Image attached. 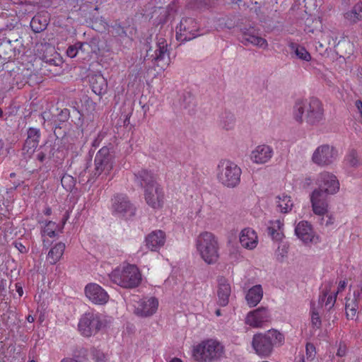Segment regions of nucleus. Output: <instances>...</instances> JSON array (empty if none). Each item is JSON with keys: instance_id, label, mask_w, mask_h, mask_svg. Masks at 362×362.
Listing matches in <instances>:
<instances>
[{"instance_id": "nucleus-1", "label": "nucleus", "mask_w": 362, "mask_h": 362, "mask_svg": "<svg viewBox=\"0 0 362 362\" xmlns=\"http://www.w3.org/2000/svg\"><path fill=\"white\" fill-rule=\"evenodd\" d=\"M293 119L299 123L318 126L325 121V110L321 101L316 98L298 99L292 110Z\"/></svg>"}, {"instance_id": "nucleus-2", "label": "nucleus", "mask_w": 362, "mask_h": 362, "mask_svg": "<svg viewBox=\"0 0 362 362\" xmlns=\"http://www.w3.org/2000/svg\"><path fill=\"white\" fill-rule=\"evenodd\" d=\"M136 182L144 188V199L153 209L158 210L164 205V191L156 182L155 175L146 170H141L135 174Z\"/></svg>"}, {"instance_id": "nucleus-3", "label": "nucleus", "mask_w": 362, "mask_h": 362, "mask_svg": "<svg viewBox=\"0 0 362 362\" xmlns=\"http://www.w3.org/2000/svg\"><path fill=\"white\" fill-rule=\"evenodd\" d=\"M224 346L215 339H206L194 345L192 356L197 362H215L224 354Z\"/></svg>"}, {"instance_id": "nucleus-4", "label": "nucleus", "mask_w": 362, "mask_h": 362, "mask_svg": "<svg viewBox=\"0 0 362 362\" xmlns=\"http://www.w3.org/2000/svg\"><path fill=\"white\" fill-rule=\"evenodd\" d=\"M110 280L124 288L137 287L141 281V274L134 264H123L115 268L110 274Z\"/></svg>"}, {"instance_id": "nucleus-5", "label": "nucleus", "mask_w": 362, "mask_h": 362, "mask_svg": "<svg viewBox=\"0 0 362 362\" xmlns=\"http://www.w3.org/2000/svg\"><path fill=\"white\" fill-rule=\"evenodd\" d=\"M196 248L207 264H215L219 257L218 244L216 236L210 232L200 233L196 239Z\"/></svg>"}, {"instance_id": "nucleus-6", "label": "nucleus", "mask_w": 362, "mask_h": 362, "mask_svg": "<svg viewBox=\"0 0 362 362\" xmlns=\"http://www.w3.org/2000/svg\"><path fill=\"white\" fill-rule=\"evenodd\" d=\"M241 168L233 161L221 160L216 168V178L219 183L228 188H234L240 182Z\"/></svg>"}, {"instance_id": "nucleus-7", "label": "nucleus", "mask_w": 362, "mask_h": 362, "mask_svg": "<svg viewBox=\"0 0 362 362\" xmlns=\"http://www.w3.org/2000/svg\"><path fill=\"white\" fill-rule=\"evenodd\" d=\"M103 326L101 315L93 310L85 313L81 317L78 325L79 332L86 337L96 334Z\"/></svg>"}, {"instance_id": "nucleus-8", "label": "nucleus", "mask_w": 362, "mask_h": 362, "mask_svg": "<svg viewBox=\"0 0 362 362\" xmlns=\"http://www.w3.org/2000/svg\"><path fill=\"white\" fill-rule=\"evenodd\" d=\"M199 35V26L194 18H182L176 28V38L181 42L193 40Z\"/></svg>"}, {"instance_id": "nucleus-9", "label": "nucleus", "mask_w": 362, "mask_h": 362, "mask_svg": "<svg viewBox=\"0 0 362 362\" xmlns=\"http://www.w3.org/2000/svg\"><path fill=\"white\" fill-rule=\"evenodd\" d=\"M338 158V151L332 146L322 144L316 148L312 155V161L321 167L332 164Z\"/></svg>"}, {"instance_id": "nucleus-10", "label": "nucleus", "mask_w": 362, "mask_h": 362, "mask_svg": "<svg viewBox=\"0 0 362 362\" xmlns=\"http://www.w3.org/2000/svg\"><path fill=\"white\" fill-rule=\"evenodd\" d=\"M111 210L114 215L128 218L135 214L136 209L125 194H118L112 199Z\"/></svg>"}, {"instance_id": "nucleus-11", "label": "nucleus", "mask_w": 362, "mask_h": 362, "mask_svg": "<svg viewBox=\"0 0 362 362\" xmlns=\"http://www.w3.org/2000/svg\"><path fill=\"white\" fill-rule=\"evenodd\" d=\"M316 184L318 188L315 190H320L326 195L334 194L339 189V182L337 177L327 171H323L317 175Z\"/></svg>"}, {"instance_id": "nucleus-12", "label": "nucleus", "mask_w": 362, "mask_h": 362, "mask_svg": "<svg viewBox=\"0 0 362 362\" xmlns=\"http://www.w3.org/2000/svg\"><path fill=\"white\" fill-rule=\"evenodd\" d=\"M95 175H100L103 173L108 175L113 167V156L110 153V149L103 147L96 153L95 157Z\"/></svg>"}, {"instance_id": "nucleus-13", "label": "nucleus", "mask_w": 362, "mask_h": 362, "mask_svg": "<svg viewBox=\"0 0 362 362\" xmlns=\"http://www.w3.org/2000/svg\"><path fill=\"white\" fill-rule=\"evenodd\" d=\"M134 313L137 316L146 317L153 315L158 307V300L154 297H146L134 300Z\"/></svg>"}, {"instance_id": "nucleus-14", "label": "nucleus", "mask_w": 362, "mask_h": 362, "mask_svg": "<svg viewBox=\"0 0 362 362\" xmlns=\"http://www.w3.org/2000/svg\"><path fill=\"white\" fill-rule=\"evenodd\" d=\"M86 297L92 303L95 305H105L109 300L107 292L96 283H89L84 288Z\"/></svg>"}, {"instance_id": "nucleus-15", "label": "nucleus", "mask_w": 362, "mask_h": 362, "mask_svg": "<svg viewBox=\"0 0 362 362\" xmlns=\"http://www.w3.org/2000/svg\"><path fill=\"white\" fill-rule=\"evenodd\" d=\"M271 315L267 308L261 307L249 312L245 317V324L252 328H262L270 321Z\"/></svg>"}, {"instance_id": "nucleus-16", "label": "nucleus", "mask_w": 362, "mask_h": 362, "mask_svg": "<svg viewBox=\"0 0 362 362\" xmlns=\"http://www.w3.org/2000/svg\"><path fill=\"white\" fill-rule=\"evenodd\" d=\"M295 234L305 245L317 244L320 242L318 235L314 231L312 225L301 221L295 227Z\"/></svg>"}, {"instance_id": "nucleus-17", "label": "nucleus", "mask_w": 362, "mask_h": 362, "mask_svg": "<svg viewBox=\"0 0 362 362\" xmlns=\"http://www.w3.org/2000/svg\"><path fill=\"white\" fill-rule=\"evenodd\" d=\"M310 202L315 214L324 216L328 212V195L320 190H313L310 194Z\"/></svg>"}, {"instance_id": "nucleus-18", "label": "nucleus", "mask_w": 362, "mask_h": 362, "mask_svg": "<svg viewBox=\"0 0 362 362\" xmlns=\"http://www.w3.org/2000/svg\"><path fill=\"white\" fill-rule=\"evenodd\" d=\"M274 155L273 148L267 144L257 146L250 153V159L253 163L262 165L268 163Z\"/></svg>"}, {"instance_id": "nucleus-19", "label": "nucleus", "mask_w": 362, "mask_h": 362, "mask_svg": "<svg viewBox=\"0 0 362 362\" xmlns=\"http://www.w3.org/2000/svg\"><path fill=\"white\" fill-rule=\"evenodd\" d=\"M168 43L165 39L160 38L157 42V49L155 51V63L160 70H165L170 63L168 52Z\"/></svg>"}, {"instance_id": "nucleus-20", "label": "nucleus", "mask_w": 362, "mask_h": 362, "mask_svg": "<svg viewBox=\"0 0 362 362\" xmlns=\"http://www.w3.org/2000/svg\"><path fill=\"white\" fill-rule=\"evenodd\" d=\"M252 346L255 353L261 357H268L273 351L270 344L268 342L263 333L254 334L252 341Z\"/></svg>"}, {"instance_id": "nucleus-21", "label": "nucleus", "mask_w": 362, "mask_h": 362, "mask_svg": "<svg viewBox=\"0 0 362 362\" xmlns=\"http://www.w3.org/2000/svg\"><path fill=\"white\" fill-rule=\"evenodd\" d=\"M165 233L163 230H156L146 237L145 243L151 251H158L165 245Z\"/></svg>"}, {"instance_id": "nucleus-22", "label": "nucleus", "mask_w": 362, "mask_h": 362, "mask_svg": "<svg viewBox=\"0 0 362 362\" xmlns=\"http://www.w3.org/2000/svg\"><path fill=\"white\" fill-rule=\"evenodd\" d=\"M239 240L243 247L251 250L257 246L258 236L255 230L246 228L240 231Z\"/></svg>"}, {"instance_id": "nucleus-23", "label": "nucleus", "mask_w": 362, "mask_h": 362, "mask_svg": "<svg viewBox=\"0 0 362 362\" xmlns=\"http://www.w3.org/2000/svg\"><path fill=\"white\" fill-rule=\"evenodd\" d=\"M230 293L231 287L228 281L223 277L219 278L217 288L218 304L221 306L227 305Z\"/></svg>"}, {"instance_id": "nucleus-24", "label": "nucleus", "mask_w": 362, "mask_h": 362, "mask_svg": "<svg viewBox=\"0 0 362 362\" xmlns=\"http://www.w3.org/2000/svg\"><path fill=\"white\" fill-rule=\"evenodd\" d=\"M274 203L276 210L282 214L289 213L293 206L291 197L285 193L277 195Z\"/></svg>"}, {"instance_id": "nucleus-25", "label": "nucleus", "mask_w": 362, "mask_h": 362, "mask_svg": "<svg viewBox=\"0 0 362 362\" xmlns=\"http://www.w3.org/2000/svg\"><path fill=\"white\" fill-rule=\"evenodd\" d=\"M89 82L92 88V90L98 95L105 93L107 84L105 78L103 75L94 74L89 78Z\"/></svg>"}, {"instance_id": "nucleus-26", "label": "nucleus", "mask_w": 362, "mask_h": 362, "mask_svg": "<svg viewBox=\"0 0 362 362\" xmlns=\"http://www.w3.org/2000/svg\"><path fill=\"white\" fill-rule=\"evenodd\" d=\"M284 221L281 219L270 221L268 226L269 235L275 241H281L284 238L283 233Z\"/></svg>"}, {"instance_id": "nucleus-27", "label": "nucleus", "mask_w": 362, "mask_h": 362, "mask_svg": "<svg viewBox=\"0 0 362 362\" xmlns=\"http://www.w3.org/2000/svg\"><path fill=\"white\" fill-rule=\"evenodd\" d=\"M262 296L263 290L262 286L255 285L248 290L245 299L250 307H255L260 302Z\"/></svg>"}, {"instance_id": "nucleus-28", "label": "nucleus", "mask_w": 362, "mask_h": 362, "mask_svg": "<svg viewBox=\"0 0 362 362\" xmlns=\"http://www.w3.org/2000/svg\"><path fill=\"white\" fill-rule=\"evenodd\" d=\"M40 136V133L38 129L30 128L28 131V138L24 148H28V152L33 153L39 144Z\"/></svg>"}, {"instance_id": "nucleus-29", "label": "nucleus", "mask_w": 362, "mask_h": 362, "mask_svg": "<svg viewBox=\"0 0 362 362\" xmlns=\"http://www.w3.org/2000/svg\"><path fill=\"white\" fill-rule=\"evenodd\" d=\"M263 334L266 337L268 342L270 344L272 349L274 346H280L284 343V335L277 329H271L263 332Z\"/></svg>"}, {"instance_id": "nucleus-30", "label": "nucleus", "mask_w": 362, "mask_h": 362, "mask_svg": "<svg viewBox=\"0 0 362 362\" xmlns=\"http://www.w3.org/2000/svg\"><path fill=\"white\" fill-rule=\"evenodd\" d=\"M288 46L297 59L307 62L311 61L310 54L303 46L291 41L288 43Z\"/></svg>"}, {"instance_id": "nucleus-31", "label": "nucleus", "mask_w": 362, "mask_h": 362, "mask_svg": "<svg viewBox=\"0 0 362 362\" xmlns=\"http://www.w3.org/2000/svg\"><path fill=\"white\" fill-rule=\"evenodd\" d=\"M65 250V244L58 243L54 245L49 251L47 260L51 264H56L62 258Z\"/></svg>"}, {"instance_id": "nucleus-32", "label": "nucleus", "mask_w": 362, "mask_h": 362, "mask_svg": "<svg viewBox=\"0 0 362 362\" xmlns=\"http://www.w3.org/2000/svg\"><path fill=\"white\" fill-rule=\"evenodd\" d=\"M345 19L351 23L362 21V3L359 2L344 13Z\"/></svg>"}, {"instance_id": "nucleus-33", "label": "nucleus", "mask_w": 362, "mask_h": 362, "mask_svg": "<svg viewBox=\"0 0 362 362\" xmlns=\"http://www.w3.org/2000/svg\"><path fill=\"white\" fill-rule=\"evenodd\" d=\"M48 25V18L46 15L37 14L30 21V27L35 33L44 30Z\"/></svg>"}, {"instance_id": "nucleus-34", "label": "nucleus", "mask_w": 362, "mask_h": 362, "mask_svg": "<svg viewBox=\"0 0 362 362\" xmlns=\"http://www.w3.org/2000/svg\"><path fill=\"white\" fill-rule=\"evenodd\" d=\"M329 288H326L322 291V295L319 298V303L320 304H325V305L329 309L334 305L337 298V293L334 292L332 294H329Z\"/></svg>"}, {"instance_id": "nucleus-35", "label": "nucleus", "mask_w": 362, "mask_h": 362, "mask_svg": "<svg viewBox=\"0 0 362 362\" xmlns=\"http://www.w3.org/2000/svg\"><path fill=\"white\" fill-rule=\"evenodd\" d=\"M344 165L347 168H355L360 163L357 153L355 151H349L344 158Z\"/></svg>"}, {"instance_id": "nucleus-36", "label": "nucleus", "mask_w": 362, "mask_h": 362, "mask_svg": "<svg viewBox=\"0 0 362 362\" xmlns=\"http://www.w3.org/2000/svg\"><path fill=\"white\" fill-rule=\"evenodd\" d=\"M60 227L53 221H48L42 230L43 235H47L50 238L55 237L57 234V231L59 232Z\"/></svg>"}, {"instance_id": "nucleus-37", "label": "nucleus", "mask_w": 362, "mask_h": 362, "mask_svg": "<svg viewBox=\"0 0 362 362\" xmlns=\"http://www.w3.org/2000/svg\"><path fill=\"white\" fill-rule=\"evenodd\" d=\"M79 53L82 54L83 59H89L91 57L93 53L91 52V48L87 42H78Z\"/></svg>"}, {"instance_id": "nucleus-38", "label": "nucleus", "mask_w": 362, "mask_h": 362, "mask_svg": "<svg viewBox=\"0 0 362 362\" xmlns=\"http://www.w3.org/2000/svg\"><path fill=\"white\" fill-rule=\"evenodd\" d=\"M235 124V117L231 114H226L225 117L221 120V126L225 129H231Z\"/></svg>"}, {"instance_id": "nucleus-39", "label": "nucleus", "mask_w": 362, "mask_h": 362, "mask_svg": "<svg viewBox=\"0 0 362 362\" xmlns=\"http://www.w3.org/2000/svg\"><path fill=\"white\" fill-rule=\"evenodd\" d=\"M316 356L315 347L313 344L308 343L305 346V361H312L315 359Z\"/></svg>"}, {"instance_id": "nucleus-40", "label": "nucleus", "mask_w": 362, "mask_h": 362, "mask_svg": "<svg viewBox=\"0 0 362 362\" xmlns=\"http://www.w3.org/2000/svg\"><path fill=\"white\" fill-rule=\"evenodd\" d=\"M357 313V305L355 302L346 303V314L348 318L353 320Z\"/></svg>"}, {"instance_id": "nucleus-41", "label": "nucleus", "mask_w": 362, "mask_h": 362, "mask_svg": "<svg viewBox=\"0 0 362 362\" xmlns=\"http://www.w3.org/2000/svg\"><path fill=\"white\" fill-rule=\"evenodd\" d=\"M242 40L241 42L244 45H248L249 44H252V41L255 39L257 35H255L250 33L249 30L243 29L242 30Z\"/></svg>"}, {"instance_id": "nucleus-42", "label": "nucleus", "mask_w": 362, "mask_h": 362, "mask_svg": "<svg viewBox=\"0 0 362 362\" xmlns=\"http://www.w3.org/2000/svg\"><path fill=\"white\" fill-rule=\"evenodd\" d=\"M93 27L98 31L103 32L107 29L108 24H107V21L103 18H100L96 19L94 21Z\"/></svg>"}, {"instance_id": "nucleus-43", "label": "nucleus", "mask_w": 362, "mask_h": 362, "mask_svg": "<svg viewBox=\"0 0 362 362\" xmlns=\"http://www.w3.org/2000/svg\"><path fill=\"white\" fill-rule=\"evenodd\" d=\"M288 252V246L284 243H278L277 249L275 254L278 258H284Z\"/></svg>"}, {"instance_id": "nucleus-44", "label": "nucleus", "mask_w": 362, "mask_h": 362, "mask_svg": "<svg viewBox=\"0 0 362 362\" xmlns=\"http://www.w3.org/2000/svg\"><path fill=\"white\" fill-rule=\"evenodd\" d=\"M311 321L314 327L319 328L321 325V320L318 312L313 307L311 309Z\"/></svg>"}, {"instance_id": "nucleus-45", "label": "nucleus", "mask_w": 362, "mask_h": 362, "mask_svg": "<svg viewBox=\"0 0 362 362\" xmlns=\"http://www.w3.org/2000/svg\"><path fill=\"white\" fill-rule=\"evenodd\" d=\"M252 45L264 49H267L268 47L267 41L264 38L257 35L255 39H253V41H252Z\"/></svg>"}, {"instance_id": "nucleus-46", "label": "nucleus", "mask_w": 362, "mask_h": 362, "mask_svg": "<svg viewBox=\"0 0 362 362\" xmlns=\"http://www.w3.org/2000/svg\"><path fill=\"white\" fill-rule=\"evenodd\" d=\"M78 42L75 43L73 45H70L66 50V54L71 58L75 57L77 54H79Z\"/></svg>"}, {"instance_id": "nucleus-47", "label": "nucleus", "mask_w": 362, "mask_h": 362, "mask_svg": "<svg viewBox=\"0 0 362 362\" xmlns=\"http://www.w3.org/2000/svg\"><path fill=\"white\" fill-rule=\"evenodd\" d=\"M91 48V52L95 54H98L100 51L99 40L97 38H92L89 42H87Z\"/></svg>"}, {"instance_id": "nucleus-48", "label": "nucleus", "mask_w": 362, "mask_h": 362, "mask_svg": "<svg viewBox=\"0 0 362 362\" xmlns=\"http://www.w3.org/2000/svg\"><path fill=\"white\" fill-rule=\"evenodd\" d=\"M334 223V218L331 214L327 212V214H325L324 216H322V223L325 224V226L331 225Z\"/></svg>"}, {"instance_id": "nucleus-49", "label": "nucleus", "mask_w": 362, "mask_h": 362, "mask_svg": "<svg viewBox=\"0 0 362 362\" xmlns=\"http://www.w3.org/2000/svg\"><path fill=\"white\" fill-rule=\"evenodd\" d=\"M346 353V346L344 344H339V348L337 349V355L338 356L342 357L345 356Z\"/></svg>"}, {"instance_id": "nucleus-50", "label": "nucleus", "mask_w": 362, "mask_h": 362, "mask_svg": "<svg viewBox=\"0 0 362 362\" xmlns=\"http://www.w3.org/2000/svg\"><path fill=\"white\" fill-rule=\"evenodd\" d=\"M354 295L356 301L362 300V283L359 286L358 291H354Z\"/></svg>"}, {"instance_id": "nucleus-51", "label": "nucleus", "mask_w": 362, "mask_h": 362, "mask_svg": "<svg viewBox=\"0 0 362 362\" xmlns=\"http://www.w3.org/2000/svg\"><path fill=\"white\" fill-rule=\"evenodd\" d=\"M15 247L21 253L27 252L26 247L20 242H16Z\"/></svg>"}, {"instance_id": "nucleus-52", "label": "nucleus", "mask_w": 362, "mask_h": 362, "mask_svg": "<svg viewBox=\"0 0 362 362\" xmlns=\"http://www.w3.org/2000/svg\"><path fill=\"white\" fill-rule=\"evenodd\" d=\"M346 286V282L345 281H340L339 283V286H338V290L336 292L337 294L339 292H341V291H343Z\"/></svg>"}, {"instance_id": "nucleus-53", "label": "nucleus", "mask_w": 362, "mask_h": 362, "mask_svg": "<svg viewBox=\"0 0 362 362\" xmlns=\"http://www.w3.org/2000/svg\"><path fill=\"white\" fill-rule=\"evenodd\" d=\"M69 212H66V214L64 215V217L62 219V227H60V229H59L60 233L62 231L63 227L65 225L67 220L69 219Z\"/></svg>"}, {"instance_id": "nucleus-54", "label": "nucleus", "mask_w": 362, "mask_h": 362, "mask_svg": "<svg viewBox=\"0 0 362 362\" xmlns=\"http://www.w3.org/2000/svg\"><path fill=\"white\" fill-rule=\"evenodd\" d=\"M355 105L359 113L361 114V116L362 117V101L359 100H356Z\"/></svg>"}, {"instance_id": "nucleus-55", "label": "nucleus", "mask_w": 362, "mask_h": 362, "mask_svg": "<svg viewBox=\"0 0 362 362\" xmlns=\"http://www.w3.org/2000/svg\"><path fill=\"white\" fill-rule=\"evenodd\" d=\"M16 291L18 292V295L20 296H22L23 294V288L21 286H18V284H16Z\"/></svg>"}, {"instance_id": "nucleus-56", "label": "nucleus", "mask_w": 362, "mask_h": 362, "mask_svg": "<svg viewBox=\"0 0 362 362\" xmlns=\"http://www.w3.org/2000/svg\"><path fill=\"white\" fill-rule=\"evenodd\" d=\"M314 23L316 24L315 28H322V22L320 19H315Z\"/></svg>"}, {"instance_id": "nucleus-57", "label": "nucleus", "mask_w": 362, "mask_h": 362, "mask_svg": "<svg viewBox=\"0 0 362 362\" xmlns=\"http://www.w3.org/2000/svg\"><path fill=\"white\" fill-rule=\"evenodd\" d=\"M67 180H72V177L70 176H64L62 178V184L64 185V182Z\"/></svg>"}, {"instance_id": "nucleus-58", "label": "nucleus", "mask_w": 362, "mask_h": 362, "mask_svg": "<svg viewBox=\"0 0 362 362\" xmlns=\"http://www.w3.org/2000/svg\"><path fill=\"white\" fill-rule=\"evenodd\" d=\"M61 362H78V361L71 358H66L63 359Z\"/></svg>"}, {"instance_id": "nucleus-59", "label": "nucleus", "mask_w": 362, "mask_h": 362, "mask_svg": "<svg viewBox=\"0 0 362 362\" xmlns=\"http://www.w3.org/2000/svg\"><path fill=\"white\" fill-rule=\"evenodd\" d=\"M296 362H306L305 361V355H301L299 356V358L298 360H296Z\"/></svg>"}, {"instance_id": "nucleus-60", "label": "nucleus", "mask_w": 362, "mask_h": 362, "mask_svg": "<svg viewBox=\"0 0 362 362\" xmlns=\"http://www.w3.org/2000/svg\"><path fill=\"white\" fill-rule=\"evenodd\" d=\"M117 34L119 35H126V33L124 31L123 28H121L120 27H118V30L117 31Z\"/></svg>"}, {"instance_id": "nucleus-61", "label": "nucleus", "mask_w": 362, "mask_h": 362, "mask_svg": "<svg viewBox=\"0 0 362 362\" xmlns=\"http://www.w3.org/2000/svg\"><path fill=\"white\" fill-rule=\"evenodd\" d=\"M51 213H52V210H51V209H50V208H47V209H45V214H46V215H47V216L50 215V214H51Z\"/></svg>"}, {"instance_id": "nucleus-62", "label": "nucleus", "mask_w": 362, "mask_h": 362, "mask_svg": "<svg viewBox=\"0 0 362 362\" xmlns=\"http://www.w3.org/2000/svg\"><path fill=\"white\" fill-rule=\"evenodd\" d=\"M40 47H42V48H45L46 49H47L48 48L52 49V47L47 44H40Z\"/></svg>"}, {"instance_id": "nucleus-63", "label": "nucleus", "mask_w": 362, "mask_h": 362, "mask_svg": "<svg viewBox=\"0 0 362 362\" xmlns=\"http://www.w3.org/2000/svg\"><path fill=\"white\" fill-rule=\"evenodd\" d=\"M170 362H183V361L180 358H174Z\"/></svg>"}, {"instance_id": "nucleus-64", "label": "nucleus", "mask_w": 362, "mask_h": 362, "mask_svg": "<svg viewBox=\"0 0 362 362\" xmlns=\"http://www.w3.org/2000/svg\"><path fill=\"white\" fill-rule=\"evenodd\" d=\"M27 320L29 322H33L34 321V317H32L31 315H29L28 317H27Z\"/></svg>"}]
</instances>
